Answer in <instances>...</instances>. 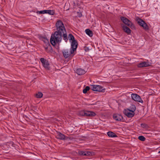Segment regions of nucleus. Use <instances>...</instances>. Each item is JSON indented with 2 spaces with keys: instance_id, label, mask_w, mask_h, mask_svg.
Instances as JSON below:
<instances>
[{
  "instance_id": "nucleus-34",
  "label": "nucleus",
  "mask_w": 160,
  "mask_h": 160,
  "mask_svg": "<svg viewBox=\"0 0 160 160\" xmlns=\"http://www.w3.org/2000/svg\"><path fill=\"white\" fill-rule=\"evenodd\" d=\"M82 15V14H81V13H80V14H79V17H81Z\"/></svg>"
},
{
  "instance_id": "nucleus-22",
  "label": "nucleus",
  "mask_w": 160,
  "mask_h": 160,
  "mask_svg": "<svg viewBox=\"0 0 160 160\" xmlns=\"http://www.w3.org/2000/svg\"><path fill=\"white\" fill-rule=\"evenodd\" d=\"M43 96V94L41 92H38V93L35 94V96L37 98H40Z\"/></svg>"
},
{
  "instance_id": "nucleus-12",
  "label": "nucleus",
  "mask_w": 160,
  "mask_h": 160,
  "mask_svg": "<svg viewBox=\"0 0 160 160\" xmlns=\"http://www.w3.org/2000/svg\"><path fill=\"white\" fill-rule=\"evenodd\" d=\"M56 138L58 139L63 140L65 139V137L64 134L60 132H58L56 135Z\"/></svg>"
},
{
  "instance_id": "nucleus-26",
  "label": "nucleus",
  "mask_w": 160,
  "mask_h": 160,
  "mask_svg": "<svg viewBox=\"0 0 160 160\" xmlns=\"http://www.w3.org/2000/svg\"><path fill=\"white\" fill-rule=\"evenodd\" d=\"M90 88L89 86H87L83 90V92L84 93H86L87 91L90 90Z\"/></svg>"
},
{
  "instance_id": "nucleus-32",
  "label": "nucleus",
  "mask_w": 160,
  "mask_h": 160,
  "mask_svg": "<svg viewBox=\"0 0 160 160\" xmlns=\"http://www.w3.org/2000/svg\"><path fill=\"white\" fill-rule=\"evenodd\" d=\"M141 125L142 127L143 128H146L147 126V125L145 123H141Z\"/></svg>"
},
{
  "instance_id": "nucleus-23",
  "label": "nucleus",
  "mask_w": 160,
  "mask_h": 160,
  "mask_svg": "<svg viewBox=\"0 0 160 160\" xmlns=\"http://www.w3.org/2000/svg\"><path fill=\"white\" fill-rule=\"evenodd\" d=\"M144 23L143 25H142V27H143V28L146 30H148L149 29V28L147 24L144 22Z\"/></svg>"
},
{
  "instance_id": "nucleus-6",
  "label": "nucleus",
  "mask_w": 160,
  "mask_h": 160,
  "mask_svg": "<svg viewBox=\"0 0 160 160\" xmlns=\"http://www.w3.org/2000/svg\"><path fill=\"white\" fill-rule=\"evenodd\" d=\"M40 60L44 68L48 70L50 69L49 64L47 60L43 58H40Z\"/></svg>"
},
{
  "instance_id": "nucleus-15",
  "label": "nucleus",
  "mask_w": 160,
  "mask_h": 160,
  "mask_svg": "<svg viewBox=\"0 0 160 160\" xmlns=\"http://www.w3.org/2000/svg\"><path fill=\"white\" fill-rule=\"evenodd\" d=\"M122 28H123V30L126 33L128 34H129L131 33V30L128 27L126 26L123 25V26H122Z\"/></svg>"
},
{
  "instance_id": "nucleus-18",
  "label": "nucleus",
  "mask_w": 160,
  "mask_h": 160,
  "mask_svg": "<svg viewBox=\"0 0 160 160\" xmlns=\"http://www.w3.org/2000/svg\"><path fill=\"white\" fill-rule=\"evenodd\" d=\"M108 136L110 137L115 138L117 137V136L114 132H107Z\"/></svg>"
},
{
  "instance_id": "nucleus-30",
  "label": "nucleus",
  "mask_w": 160,
  "mask_h": 160,
  "mask_svg": "<svg viewBox=\"0 0 160 160\" xmlns=\"http://www.w3.org/2000/svg\"><path fill=\"white\" fill-rule=\"evenodd\" d=\"M42 40L46 43V44H47V43L49 42L48 40L45 38L43 37Z\"/></svg>"
},
{
  "instance_id": "nucleus-4",
  "label": "nucleus",
  "mask_w": 160,
  "mask_h": 160,
  "mask_svg": "<svg viewBox=\"0 0 160 160\" xmlns=\"http://www.w3.org/2000/svg\"><path fill=\"white\" fill-rule=\"evenodd\" d=\"M131 98L135 101L142 103L143 101L141 97L138 94L135 93H132L131 94Z\"/></svg>"
},
{
  "instance_id": "nucleus-19",
  "label": "nucleus",
  "mask_w": 160,
  "mask_h": 160,
  "mask_svg": "<svg viewBox=\"0 0 160 160\" xmlns=\"http://www.w3.org/2000/svg\"><path fill=\"white\" fill-rule=\"evenodd\" d=\"M86 33L90 37L93 36V33L89 29H87L85 30Z\"/></svg>"
},
{
  "instance_id": "nucleus-16",
  "label": "nucleus",
  "mask_w": 160,
  "mask_h": 160,
  "mask_svg": "<svg viewBox=\"0 0 160 160\" xmlns=\"http://www.w3.org/2000/svg\"><path fill=\"white\" fill-rule=\"evenodd\" d=\"M136 21L138 24L141 26H142V25H143L144 23V21L141 18L137 17L136 18Z\"/></svg>"
},
{
  "instance_id": "nucleus-25",
  "label": "nucleus",
  "mask_w": 160,
  "mask_h": 160,
  "mask_svg": "<svg viewBox=\"0 0 160 160\" xmlns=\"http://www.w3.org/2000/svg\"><path fill=\"white\" fill-rule=\"evenodd\" d=\"M68 38L70 40L72 41L75 40L74 36L71 34H69L68 35Z\"/></svg>"
},
{
  "instance_id": "nucleus-3",
  "label": "nucleus",
  "mask_w": 160,
  "mask_h": 160,
  "mask_svg": "<svg viewBox=\"0 0 160 160\" xmlns=\"http://www.w3.org/2000/svg\"><path fill=\"white\" fill-rule=\"evenodd\" d=\"M92 90L93 91L102 92H104L105 89H103V87L99 85H92Z\"/></svg>"
},
{
  "instance_id": "nucleus-36",
  "label": "nucleus",
  "mask_w": 160,
  "mask_h": 160,
  "mask_svg": "<svg viewBox=\"0 0 160 160\" xmlns=\"http://www.w3.org/2000/svg\"><path fill=\"white\" fill-rule=\"evenodd\" d=\"M158 153H160V151L158 152Z\"/></svg>"
},
{
  "instance_id": "nucleus-14",
  "label": "nucleus",
  "mask_w": 160,
  "mask_h": 160,
  "mask_svg": "<svg viewBox=\"0 0 160 160\" xmlns=\"http://www.w3.org/2000/svg\"><path fill=\"white\" fill-rule=\"evenodd\" d=\"M76 72L78 75H80L85 74L86 73V72L84 69L79 68L77 69Z\"/></svg>"
},
{
  "instance_id": "nucleus-31",
  "label": "nucleus",
  "mask_w": 160,
  "mask_h": 160,
  "mask_svg": "<svg viewBox=\"0 0 160 160\" xmlns=\"http://www.w3.org/2000/svg\"><path fill=\"white\" fill-rule=\"evenodd\" d=\"M129 27H130L132 29H135V26L133 24L132 22L131 24L130 25Z\"/></svg>"
},
{
  "instance_id": "nucleus-29",
  "label": "nucleus",
  "mask_w": 160,
  "mask_h": 160,
  "mask_svg": "<svg viewBox=\"0 0 160 160\" xmlns=\"http://www.w3.org/2000/svg\"><path fill=\"white\" fill-rule=\"evenodd\" d=\"M37 13L39 14H45L46 13V10L40 11H38L37 12Z\"/></svg>"
},
{
  "instance_id": "nucleus-33",
  "label": "nucleus",
  "mask_w": 160,
  "mask_h": 160,
  "mask_svg": "<svg viewBox=\"0 0 160 160\" xmlns=\"http://www.w3.org/2000/svg\"><path fill=\"white\" fill-rule=\"evenodd\" d=\"M85 51L88 52L89 51V49L88 48L86 47L85 48Z\"/></svg>"
},
{
  "instance_id": "nucleus-28",
  "label": "nucleus",
  "mask_w": 160,
  "mask_h": 160,
  "mask_svg": "<svg viewBox=\"0 0 160 160\" xmlns=\"http://www.w3.org/2000/svg\"><path fill=\"white\" fill-rule=\"evenodd\" d=\"M138 139L142 141H145L146 138H145L142 136H140L138 137Z\"/></svg>"
},
{
  "instance_id": "nucleus-11",
  "label": "nucleus",
  "mask_w": 160,
  "mask_h": 160,
  "mask_svg": "<svg viewBox=\"0 0 160 160\" xmlns=\"http://www.w3.org/2000/svg\"><path fill=\"white\" fill-rule=\"evenodd\" d=\"M113 118L115 120L117 121H121L123 119V118L121 115L117 114H113Z\"/></svg>"
},
{
  "instance_id": "nucleus-24",
  "label": "nucleus",
  "mask_w": 160,
  "mask_h": 160,
  "mask_svg": "<svg viewBox=\"0 0 160 160\" xmlns=\"http://www.w3.org/2000/svg\"><path fill=\"white\" fill-rule=\"evenodd\" d=\"M85 152L86 153V156H90V155H94V153L93 152H90L88 151H85Z\"/></svg>"
},
{
  "instance_id": "nucleus-5",
  "label": "nucleus",
  "mask_w": 160,
  "mask_h": 160,
  "mask_svg": "<svg viewBox=\"0 0 160 160\" xmlns=\"http://www.w3.org/2000/svg\"><path fill=\"white\" fill-rule=\"evenodd\" d=\"M78 42L76 40L72 41L71 44V53H73L74 51L76 50L78 47Z\"/></svg>"
},
{
  "instance_id": "nucleus-27",
  "label": "nucleus",
  "mask_w": 160,
  "mask_h": 160,
  "mask_svg": "<svg viewBox=\"0 0 160 160\" xmlns=\"http://www.w3.org/2000/svg\"><path fill=\"white\" fill-rule=\"evenodd\" d=\"M78 154L80 155L86 156V153L85 151H80L78 152Z\"/></svg>"
},
{
  "instance_id": "nucleus-13",
  "label": "nucleus",
  "mask_w": 160,
  "mask_h": 160,
  "mask_svg": "<svg viewBox=\"0 0 160 160\" xmlns=\"http://www.w3.org/2000/svg\"><path fill=\"white\" fill-rule=\"evenodd\" d=\"M130 111H126L124 112L125 114L127 116L128 118H132L134 116L135 113L134 112H130Z\"/></svg>"
},
{
  "instance_id": "nucleus-9",
  "label": "nucleus",
  "mask_w": 160,
  "mask_h": 160,
  "mask_svg": "<svg viewBox=\"0 0 160 160\" xmlns=\"http://www.w3.org/2000/svg\"><path fill=\"white\" fill-rule=\"evenodd\" d=\"M45 50L47 52H52L53 51L52 48L50 45L49 42L47 43V44H46L45 46H44Z\"/></svg>"
},
{
  "instance_id": "nucleus-21",
  "label": "nucleus",
  "mask_w": 160,
  "mask_h": 160,
  "mask_svg": "<svg viewBox=\"0 0 160 160\" xmlns=\"http://www.w3.org/2000/svg\"><path fill=\"white\" fill-rule=\"evenodd\" d=\"M130 109H128V110L132 112H134V111H135L136 109L135 105H132L130 107Z\"/></svg>"
},
{
  "instance_id": "nucleus-17",
  "label": "nucleus",
  "mask_w": 160,
  "mask_h": 160,
  "mask_svg": "<svg viewBox=\"0 0 160 160\" xmlns=\"http://www.w3.org/2000/svg\"><path fill=\"white\" fill-rule=\"evenodd\" d=\"M136 21L138 24L141 26H142V25H143L144 23V21L141 18L137 17L136 18Z\"/></svg>"
},
{
  "instance_id": "nucleus-1",
  "label": "nucleus",
  "mask_w": 160,
  "mask_h": 160,
  "mask_svg": "<svg viewBox=\"0 0 160 160\" xmlns=\"http://www.w3.org/2000/svg\"><path fill=\"white\" fill-rule=\"evenodd\" d=\"M55 26L57 31L52 34L50 41L52 45L54 47L58 44L57 48L59 49L60 43L62 41V37L66 42H67L68 39L65 28L61 20L57 21Z\"/></svg>"
},
{
  "instance_id": "nucleus-10",
  "label": "nucleus",
  "mask_w": 160,
  "mask_h": 160,
  "mask_svg": "<svg viewBox=\"0 0 160 160\" xmlns=\"http://www.w3.org/2000/svg\"><path fill=\"white\" fill-rule=\"evenodd\" d=\"M62 52L64 57L65 58H69L71 54H72L71 53V50L70 52V51L68 50H64L62 51Z\"/></svg>"
},
{
  "instance_id": "nucleus-20",
  "label": "nucleus",
  "mask_w": 160,
  "mask_h": 160,
  "mask_svg": "<svg viewBox=\"0 0 160 160\" xmlns=\"http://www.w3.org/2000/svg\"><path fill=\"white\" fill-rule=\"evenodd\" d=\"M50 15H54L55 14L54 11L51 10H46V13Z\"/></svg>"
},
{
  "instance_id": "nucleus-7",
  "label": "nucleus",
  "mask_w": 160,
  "mask_h": 160,
  "mask_svg": "<svg viewBox=\"0 0 160 160\" xmlns=\"http://www.w3.org/2000/svg\"><path fill=\"white\" fill-rule=\"evenodd\" d=\"M121 21L126 25L128 26H129L131 24V22L126 18L122 16L120 18Z\"/></svg>"
},
{
  "instance_id": "nucleus-37",
  "label": "nucleus",
  "mask_w": 160,
  "mask_h": 160,
  "mask_svg": "<svg viewBox=\"0 0 160 160\" xmlns=\"http://www.w3.org/2000/svg\"><path fill=\"white\" fill-rule=\"evenodd\" d=\"M159 109H160V107H159Z\"/></svg>"
},
{
  "instance_id": "nucleus-2",
  "label": "nucleus",
  "mask_w": 160,
  "mask_h": 160,
  "mask_svg": "<svg viewBox=\"0 0 160 160\" xmlns=\"http://www.w3.org/2000/svg\"><path fill=\"white\" fill-rule=\"evenodd\" d=\"M79 115L82 116L93 117L96 115V114L93 112L88 111L82 110L79 112Z\"/></svg>"
},
{
  "instance_id": "nucleus-35",
  "label": "nucleus",
  "mask_w": 160,
  "mask_h": 160,
  "mask_svg": "<svg viewBox=\"0 0 160 160\" xmlns=\"http://www.w3.org/2000/svg\"><path fill=\"white\" fill-rule=\"evenodd\" d=\"M94 104L93 103L91 104L90 105H94Z\"/></svg>"
},
{
  "instance_id": "nucleus-8",
  "label": "nucleus",
  "mask_w": 160,
  "mask_h": 160,
  "mask_svg": "<svg viewBox=\"0 0 160 160\" xmlns=\"http://www.w3.org/2000/svg\"><path fill=\"white\" fill-rule=\"evenodd\" d=\"M150 66L149 62L146 61L142 62L137 65L138 67L139 68L146 67Z\"/></svg>"
}]
</instances>
